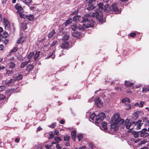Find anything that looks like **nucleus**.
Returning <instances> with one entry per match:
<instances>
[{"instance_id": "4468645a", "label": "nucleus", "mask_w": 149, "mask_h": 149, "mask_svg": "<svg viewBox=\"0 0 149 149\" xmlns=\"http://www.w3.org/2000/svg\"><path fill=\"white\" fill-rule=\"evenodd\" d=\"M62 36L63 37L62 40L63 41H65L67 40L69 38V36L67 35L66 33H62Z\"/></svg>"}, {"instance_id": "052dcab7", "label": "nucleus", "mask_w": 149, "mask_h": 149, "mask_svg": "<svg viewBox=\"0 0 149 149\" xmlns=\"http://www.w3.org/2000/svg\"><path fill=\"white\" fill-rule=\"evenodd\" d=\"M59 132L58 130H55L54 132V134L55 135H58L59 134Z\"/></svg>"}, {"instance_id": "de8ad7c7", "label": "nucleus", "mask_w": 149, "mask_h": 149, "mask_svg": "<svg viewBox=\"0 0 149 149\" xmlns=\"http://www.w3.org/2000/svg\"><path fill=\"white\" fill-rule=\"evenodd\" d=\"M5 89V87L3 86H0V91L1 92L3 91Z\"/></svg>"}, {"instance_id": "f8f14e48", "label": "nucleus", "mask_w": 149, "mask_h": 149, "mask_svg": "<svg viewBox=\"0 0 149 149\" xmlns=\"http://www.w3.org/2000/svg\"><path fill=\"white\" fill-rule=\"evenodd\" d=\"M15 80L14 79H11L9 80H4L2 81V84L4 85H6L7 86H9L11 83H14Z\"/></svg>"}, {"instance_id": "20e7f679", "label": "nucleus", "mask_w": 149, "mask_h": 149, "mask_svg": "<svg viewBox=\"0 0 149 149\" xmlns=\"http://www.w3.org/2000/svg\"><path fill=\"white\" fill-rule=\"evenodd\" d=\"M105 117V114L103 113H101L96 116L95 122L96 123L99 124L102 120Z\"/></svg>"}, {"instance_id": "6e6d98bb", "label": "nucleus", "mask_w": 149, "mask_h": 149, "mask_svg": "<svg viewBox=\"0 0 149 149\" xmlns=\"http://www.w3.org/2000/svg\"><path fill=\"white\" fill-rule=\"evenodd\" d=\"M56 147L57 149H61V147L60 146L58 143H57Z\"/></svg>"}, {"instance_id": "39448f33", "label": "nucleus", "mask_w": 149, "mask_h": 149, "mask_svg": "<svg viewBox=\"0 0 149 149\" xmlns=\"http://www.w3.org/2000/svg\"><path fill=\"white\" fill-rule=\"evenodd\" d=\"M122 102L123 103H125L124 105V108L126 110H129L131 108V106L129 104L130 102V99L127 98H125L122 100Z\"/></svg>"}, {"instance_id": "dca6fc26", "label": "nucleus", "mask_w": 149, "mask_h": 149, "mask_svg": "<svg viewBox=\"0 0 149 149\" xmlns=\"http://www.w3.org/2000/svg\"><path fill=\"white\" fill-rule=\"evenodd\" d=\"M135 82H131L129 81H125V85L127 87H130L132 86L134 84Z\"/></svg>"}, {"instance_id": "f704fd0d", "label": "nucleus", "mask_w": 149, "mask_h": 149, "mask_svg": "<svg viewBox=\"0 0 149 149\" xmlns=\"http://www.w3.org/2000/svg\"><path fill=\"white\" fill-rule=\"evenodd\" d=\"M77 137L79 141H80L82 139L83 137V135L81 134H79L77 135Z\"/></svg>"}, {"instance_id": "4c0bfd02", "label": "nucleus", "mask_w": 149, "mask_h": 149, "mask_svg": "<svg viewBox=\"0 0 149 149\" xmlns=\"http://www.w3.org/2000/svg\"><path fill=\"white\" fill-rule=\"evenodd\" d=\"M72 21V20L71 18H69L67 20L65 24V25H67L70 24V23Z\"/></svg>"}, {"instance_id": "a878e982", "label": "nucleus", "mask_w": 149, "mask_h": 149, "mask_svg": "<svg viewBox=\"0 0 149 149\" xmlns=\"http://www.w3.org/2000/svg\"><path fill=\"white\" fill-rule=\"evenodd\" d=\"M148 86H144L143 88L142 92L143 93L149 91Z\"/></svg>"}, {"instance_id": "f257e3e1", "label": "nucleus", "mask_w": 149, "mask_h": 149, "mask_svg": "<svg viewBox=\"0 0 149 149\" xmlns=\"http://www.w3.org/2000/svg\"><path fill=\"white\" fill-rule=\"evenodd\" d=\"M124 119H120L118 113L114 114L111 121V124L110 126L111 129L114 131H116L118 130L119 126L123 123H125L127 129H130L131 130L133 129L135 122L133 121L131 123H129V120L128 119H127L124 123Z\"/></svg>"}, {"instance_id": "393cba45", "label": "nucleus", "mask_w": 149, "mask_h": 149, "mask_svg": "<svg viewBox=\"0 0 149 149\" xmlns=\"http://www.w3.org/2000/svg\"><path fill=\"white\" fill-rule=\"evenodd\" d=\"M17 13L18 14L20 17L21 18H25L26 17L27 15H25L20 12L17 11Z\"/></svg>"}, {"instance_id": "8fccbe9b", "label": "nucleus", "mask_w": 149, "mask_h": 149, "mask_svg": "<svg viewBox=\"0 0 149 149\" xmlns=\"http://www.w3.org/2000/svg\"><path fill=\"white\" fill-rule=\"evenodd\" d=\"M57 43V41H56V40H54L53 42L52 43H51V45L52 47H53Z\"/></svg>"}, {"instance_id": "f3484780", "label": "nucleus", "mask_w": 149, "mask_h": 149, "mask_svg": "<svg viewBox=\"0 0 149 149\" xmlns=\"http://www.w3.org/2000/svg\"><path fill=\"white\" fill-rule=\"evenodd\" d=\"M107 123L105 122H102V130L105 131L107 130Z\"/></svg>"}, {"instance_id": "4be33fe9", "label": "nucleus", "mask_w": 149, "mask_h": 149, "mask_svg": "<svg viewBox=\"0 0 149 149\" xmlns=\"http://www.w3.org/2000/svg\"><path fill=\"white\" fill-rule=\"evenodd\" d=\"M26 18L31 21H32L34 20V17L32 15H27Z\"/></svg>"}, {"instance_id": "bb28decb", "label": "nucleus", "mask_w": 149, "mask_h": 149, "mask_svg": "<svg viewBox=\"0 0 149 149\" xmlns=\"http://www.w3.org/2000/svg\"><path fill=\"white\" fill-rule=\"evenodd\" d=\"M40 53V52L39 51L36 52L33 58L34 60H36L38 59Z\"/></svg>"}, {"instance_id": "58836bf2", "label": "nucleus", "mask_w": 149, "mask_h": 149, "mask_svg": "<svg viewBox=\"0 0 149 149\" xmlns=\"http://www.w3.org/2000/svg\"><path fill=\"white\" fill-rule=\"evenodd\" d=\"M16 56L17 59L19 60L22 61L23 59V57L19 54H18Z\"/></svg>"}, {"instance_id": "69168bd1", "label": "nucleus", "mask_w": 149, "mask_h": 149, "mask_svg": "<svg viewBox=\"0 0 149 149\" xmlns=\"http://www.w3.org/2000/svg\"><path fill=\"white\" fill-rule=\"evenodd\" d=\"M46 148L47 149L49 148H51L52 145L49 146L48 145H47L46 146Z\"/></svg>"}, {"instance_id": "338daca9", "label": "nucleus", "mask_w": 149, "mask_h": 149, "mask_svg": "<svg viewBox=\"0 0 149 149\" xmlns=\"http://www.w3.org/2000/svg\"><path fill=\"white\" fill-rule=\"evenodd\" d=\"M19 139L18 138H16L15 140V141L17 143H18L19 142Z\"/></svg>"}, {"instance_id": "5fc2aeb1", "label": "nucleus", "mask_w": 149, "mask_h": 149, "mask_svg": "<svg viewBox=\"0 0 149 149\" xmlns=\"http://www.w3.org/2000/svg\"><path fill=\"white\" fill-rule=\"evenodd\" d=\"M144 102H141L139 104V107H142Z\"/></svg>"}, {"instance_id": "1a4fd4ad", "label": "nucleus", "mask_w": 149, "mask_h": 149, "mask_svg": "<svg viewBox=\"0 0 149 149\" xmlns=\"http://www.w3.org/2000/svg\"><path fill=\"white\" fill-rule=\"evenodd\" d=\"M95 0H90L89 1L88 7L87 8V10H90L94 8L95 6L93 3H95Z\"/></svg>"}, {"instance_id": "49530a36", "label": "nucleus", "mask_w": 149, "mask_h": 149, "mask_svg": "<svg viewBox=\"0 0 149 149\" xmlns=\"http://www.w3.org/2000/svg\"><path fill=\"white\" fill-rule=\"evenodd\" d=\"M56 123H54L51 125L49 127L51 128H54L56 126Z\"/></svg>"}, {"instance_id": "b1692460", "label": "nucleus", "mask_w": 149, "mask_h": 149, "mask_svg": "<svg viewBox=\"0 0 149 149\" xmlns=\"http://www.w3.org/2000/svg\"><path fill=\"white\" fill-rule=\"evenodd\" d=\"M33 66L32 64L28 65L26 68V70L27 71L29 72L33 68Z\"/></svg>"}, {"instance_id": "6ab92c4d", "label": "nucleus", "mask_w": 149, "mask_h": 149, "mask_svg": "<svg viewBox=\"0 0 149 149\" xmlns=\"http://www.w3.org/2000/svg\"><path fill=\"white\" fill-rule=\"evenodd\" d=\"M55 50H53V51L52 52V53L51 54H49V55L47 57V58L51 57L52 58V59H53L55 57V55H54V54L55 53Z\"/></svg>"}, {"instance_id": "4d7b16f0", "label": "nucleus", "mask_w": 149, "mask_h": 149, "mask_svg": "<svg viewBox=\"0 0 149 149\" xmlns=\"http://www.w3.org/2000/svg\"><path fill=\"white\" fill-rule=\"evenodd\" d=\"M65 144L66 146H70V144L69 141L66 142L65 143Z\"/></svg>"}, {"instance_id": "f03ea898", "label": "nucleus", "mask_w": 149, "mask_h": 149, "mask_svg": "<svg viewBox=\"0 0 149 149\" xmlns=\"http://www.w3.org/2000/svg\"><path fill=\"white\" fill-rule=\"evenodd\" d=\"M109 6V5L108 4L105 5L104 6L105 9H104L103 8V5L101 3H99L96 6L98 9L95 12L93 13L92 14V17H95L99 22H102L103 21L102 11H105L107 9Z\"/></svg>"}, {"instance_id": "bf43d9fd", "label": "nucleus", "mask_w": 149, "mask_h": 149, "mask_svg": "<svg viewBox=\"0 0 149 149\" xmlns=\"http://www.w3.org/2000/svg\"><path fill=\"white\" fill-rule=\"evenodd\" d=\"M115 90L117 91H122V89L120 88L117 87L115 88Z\"/></svg>"}, {"instance_id": "e433bc0d", "label": "nucleus", "mask_w": 149, "mask_h": 149, "mask_svg": "<svg viewBox=\"0 0 149 149\" xmlns=\"http://www.w3.org/2000/svg\"><path fill=\"white\" fill-rule=\"evenodd\" d=\"M24 40V39L22 37H21L17 41L18 43H22Z\"/></svg>"}, {"instance_id": "c9c22d12", "label": "nucleus", "mask_w": 149, "mask_h": 149, "mask_svg": "<svg viewBox=\"0 0 149 149\" xmlns=\"http://www.w3.org/2000/svg\"><path fill=\"white\" fill-rule=\"evenodd\" d=\"M13 73V72L12 70H9L7 69L6 70V74L10 75Z\"/></svg>"}, {"instance_id": "774afa93", "label": "nucleus", "mask_w": 149, "mask_h": 149, "mask_svg": "<svg viewBox=\"0 0 149 149\" xmlns=\"http://www.w3.org/2000/svg\"><path fill=\"white\" fill-rule=\"evenodd\" d=\"M90 147L91 148V149H93V143H90Z\"/></svg>"}, {"instance_id": "a18cd8bd", "label": "nucleus", "mask_w": 149, "mask_h": 149, "mask_svg": "<svg viewBox=\"0 0 149 149\" xmlns=\"http://www.w3.org/2000/svg\"><path fill=\"white\" fill-rule=\"evenodd\" d=\"M17 50V47H15L13 48V49L11 50V52H15Z\"/></svg>"}, {"instance_id": "864d4df0", "label": "nucleus", "mask_w": 149, "mask_h": 149, "mask_svg": "<svg viewBox=\"0 0 149 149\" xmlns=\"http://www.w3.org/2000/svg\"><path fill=\"white\" fill-rule=\"evenodd\" d=\"M136 34L135 33H130V36L131 37H134L136 36Z\"/></svg>"}, {"instance_id": "79ce46f5", "label": "nucleus", "mask_w": 149, "mask_h": 149, "mask_svg": "<svg viewBox=\"0 0 149 149\" xmlns=\"http://www.w3.org/2000/svg\"><path fill=\"white\" fill-rule=\"evenodd\" d=\"M77 28V26L75 25H72L71 26V28L74 31Z\"/></svg>"}, {"instance_id": "6e6552de", "label": "nucleus", "mask_w": 149, "mask_h": 149, "mask_svg": "<svg viewBox=\"0 0 149 149\" xmlns=\"http://www.w3.org/2000/svg\"><path fill=\"white\" fill-rule=\"evenodd\" d=\"M3 21L5 29L9 30L10 28V24L9 21L6 18L4 17L3 19Z\"/></svg>"}, {"instance_id": "ddd939ff", "label": "nucleus", "mask_w": 149, "mask_h": 149, "mask_svg": "<svg viewBox=\"0 0 149 149\" xmlns=\"http://www.w3.org/2000/svg\"><path fill=\"white\" fill-rule=\"evenodd\" d=\"M13 77L14 80H19L22 79L23 76L22 75L19 73L15 74Z\"/></svg>"}, {"instance_id": "0eeeda50", "label": "nucleus", "mask_w": 149, "mask_h": 149, "mask_svg": "<svg viewBox=\"0 0 149 149\" xmlns=\"http://www.w3.org/2000/svg\"><path fill=\"white\" fill-rule=\"evenodd\" d=\"M147 129L146 128H144L141 131H139L140 136L143 138L148 136L149 134L146 132Z\"/></svg>"}, {"instance_id": "a211bd4d", "label": "nucleus", "mask_w": 149, "mask_h": 149, "mask_svg": "<svg viewBox=\"0 0 149 149\" xmlns=\"http://www.w3.org/2000/svg\"><path fill=\"white\" fill-rule=\"evenodd\" d=\"M30 60H29L28 61H26L22 62L20 65V67L21 68L24 67L28 63L30 62Z\"/></svg>"}, {"instance_id": "0e129e2a", "label": "nucleus", "mask_w": 149, "mask_h": 149, "mask_svg": "<svg viewBox=\"0 0 149 149\" xmlns=\"http://www.w3.org/2000/svg\"><path fill=\"white\" fill-rule=\"evenodd\" d=\"M3 31V28L2 27H0V36H1V32H2Z\"/></svg>"}, {"instance_id": "2f4dec72", "label": "nucleus", "mask_w": 149, "mask_h": 149, "mask_svg": "<svg viewBox=\"0 0 149 149\" xmlns=\"http://www.w3.org/2000/svg\"><path fill=\"white\" fill-rule=\"evenodd\" d=\"M80 18L81 16H75L74 17L73 20L74 21H79Z\"/></svg>"}, {"instance_id": "aec40b11", "label": "nucleus", "mask_w": 149, "mask_h": 149, "mask_svg": "<svg viewBox=\"0 0 149 149\" xmlns=\"http://www.w3.org/2000/svg\"><path fill=\"white\" fill-rule=\"evenodd\" d=\"M41 145L40 143L36 144L34 147L31 149H41Z\"/></svg>"}, {"instance_id": "09e8293b", "label": "nucleus", "mask_w": 149, "mask_h": 149, "mask_svg": "<svg viewBox=\"0 0 149 149\" xmlns=\"http://www.w3.org/2000/svg\"><path fill=\"white\" fill-rule=\"evenodd\" d=\"M145 125L146 127H148L149 126V120L146 121L145 124Z\"/></svg>"}, {"instance_id": "72a5a7b5", "label": "nucleus", "mask_w": 149, "mask_h": 149, "mask_svg": "<svg viewBox=\"0 0 149 149\" xmlns=\"http://www.w3.org/2000/svg\"><path fill=\"white\" fill-rule=\"evenodd\" d=\"M15 8L16 9L19 10H22L23 9V8L22 7L17 4L16 5Z\"/></svg>"}, {"instance_id": "13d9d810", "label": "nucleus", "mask_w": 149, "mask_h": 149, "mask_svg": "<svg viewBox=\"0 0 149 149\" xmlns=\"http://www.w3.org/2000/svg\"><path fill=\"white\" fill-rule=\"evenodd\" d=\"M4 49L3 45H0V50H3Z\"/></svg>"}, {"instance_id": "423d86ee", "label": "nucleus", "mask_w": 149, "mask_h": 149, "mask_svg": "<svg viewBox=\"0 0 149 149\" xmlns=\"http://www.w3.org/2000/svg\"><path fill=\"white\" fill-rule=\"evenodd\" d=\"M119 3H115L113 4L112 6V9L115 12V13L118 14L120 13L121 11L118 9V8L119 7Z\"/></svg>"}, {"instance_id": "2eb2a0df", "label": "nucleus", "mask_w": 149, "mask_h": 149, "mask_svg": "<svg viewBox=\"0 0 149 149\" xmlns=\"http://www.w3.org/2000/svg\"><path fill=\"white\" fill-rule=\"evenodd\" d=\"M69 43L68 42H65L61 43L60 45V47L63 49H66L68 47Z\"/></svg>"}, {"instance_id": "e2e57ef3", "label": "nucleus", "mask_w": 149, "mask_h": 149, "mask_svg": "<svg viewBox=\"0 0 149 149\" xmlns=\"http://www.w3.org/2000/svg\"><path fill=\"white\" fill-rule=\"evenodd\" d=\"M63 30V28H59V32H62Z\"/></svg>"}, {"instance_id": "c756f323", "label": "nucleus", "mask_w": 149, "mask_h": 149, "mask_svg": "<svg viewBox=\"0 0 149 149\" xmlns=\"http://www.w3.org/2000/svg\"><path fill=\"white\" fill-rule=\"evenodd\" d=\"M132 133L134 135V136L135 138L138 137L140 136L139 132H132Z\"/></svg>"}, {"instance_id": "9b49d317", "label": "nucleus", "mask_w": 149, "mask_h": 149, "mask_svg": "<svg viewBox=\"0 0 149 149\" xmlns=\"http://www.w3.org/2000/svg\"><path fill=\"white\" fill-rule=\"evenodd\" d=\"M142 121L141 120H139L138 121L135 122V124L134 125L136 126V128L139 130L141 128V126L143 125V123H142Z\"/></svg>"}, {"instance_id": "c85d7f7f", "label": "nucleus", "mask_w": 149, "mask_h": 149, "mask_svg": "<svg viewBox=\"0 0 149 149\" xmlns=\"http://www.w3.org/2000/svg\"><path fill=\"white\" fill-rule=\"evenodd\" d=\"M55 33V32L54 29H53L52 32L49 34L48 37L49 38H51L52 36Z\"/></svg>"}, {"instance_id": "680f3d73", "label": "nucleus", "mask_w": 149, "mask_h": 149, "mask_svg": "<svg viewBox=\"0 0 149 149\" xmlns=\"http://www.w3.org/2000/svg\"><path fill=\"white\" fill-rule=\"evenodd\" d=\"M5 68V67L3 65H0V70H3Z\"/></svg>"}, {"instance_id": "9d476101", "label": "nucleus", "mask_w": 149, "mask_h": 149, "mask_svg": "<svg viewBox=\"0 0 149 149\" xmlns=\"http://www.w3.org/2000/svg\"><path fill=\"white\" fill-rule=\"evenodd\" d=\"M95 104L99 107H101L103 105V102L99 98H97L95 100Z\"/></svg>"}, {"instance_id": "cd10ccee", "label": "nucleus", "mask_w": 149, "mask_h": 149, "mask_svg": "<svg viewBox=\"0 0 149 149\" xmlns=\"http://www.w3.org/2000/svg\"><path fill=\"white\" fill-rule=\"evenodd\" d=\"M26 23H24L21 24V27L22 29L25 30L26 29Z\"/></svg>"}, {"instance_id": "412c9836", "label": "nucleus", "mask_w": 149, "mask_h": 149, "mask_svg": "<svg viewBox=\"0 0 149 149\" xmlns=\"http://www.w3.org/2000/svg\"><path fill=\"white\" fill-rule=\"evenodd\" d=\"M76 131H72L71 132L72 138L74 141H75V138L76 136Z\"/></svg>"}, {"instance_id": "5701e85b", "label": "nucleus", "mask_w": 149, "mask_h": 149, "mask_svg": "<svg viewBox=\"0 0 149 149\" xmlns=\"http://www.w3.org/2000/svg\"><path fill=\"white\" fill-rule=\"evenodd\" d=\"M15 65L16 64L13 62H10L8 64L9 68L11 69H13L14 68Z\"/></svg>"}, {"instance_id": "7ed1b4c3", "label": "nucleus", "mask_w": 149, "mask_h": 149, "mask_svg": "<svg viewBox=\"0 0 149 149\" xmlns=\"http://www.w3.org/2000/svg\"><path fill=\"white\" fill-rule=\"evenodd\" d=\"M88 17H86L82 18V20L79 22V23L78 26V28L79 30H84L85 28H88L90 27H93L94 26V21L92 20H88L89 15H88ZM89 19H90L89 18Z\"/></svg>"}, {"instance_id": "a19ab883", "label": "nucleus", "mask_w": 149, "mask_h": 149, "mask_svg": "<svg viewBox=\"0 0 149 149\" xmlns=\"http://www.w3.org/2000/svg\"><path fill=\"white\" fill-rule=\"evenodd\" d=\"M70 137L68 135H65L64 137V141H68L69 140Z\"/></svg>"}, {"instance_id": "603ef678", "label": "nucleus", "mask_w": 149, "mask_h": 149, "mask_svg": "<svg viewBox=\"0 0 149 149\" xmlns=\"http://www.w3.org/2000/svg\"><path fill=\"white\" fill-rule=\"evenodd\" d=\"M49 139H52L54 137V135L52 133H51L50 134H49Z\"/></svg>"}, {"instance_id": "c03bdc74", "label": "nucleus", "mask_w": 149, "mask_h": 149, "mask_svg": "<svg viewBox=\"0 0 149 149\" xmlns=\"http://www.w3.org/2000/svg\"><path fill=\"white\" fill-rule=\"evenodd\" d=\"M147 142V140L146 139H144L143 140L141 141L139 143V144L141 145L144 144L145 143H146Z\"/></svg>"}, {"instance_id": "3c124183", "label": "nucleus", "mask_w": 149, "mask_h": 149, "mask_svg": "<svg viewBox=\"0 0 149 149\" xmlns=\"http://www.w3.org/2000/svg\"><path fill=\"white\" fill-rule=\"evenodd\" d=\"M8 36V34L6 32H5L3 33V36L5 38H6Z\"/></svg>"}, {"instance_id": "7c9ffc66", "label": "nucleus", "mask_w": 149, "mask_h": 149, "mask_svg": "<svg viewBox=\"0 0 149 149\" xmlns=\"http://www.w3.org/2000/svg\"><path fill=\"white\" fill-rule=\"evenodd\" d=\"M54 139L56 143H58L59 141H61V139L59 137L55 136L54 138Z\"/></svg>"}, {"instance_id": "473e14b6", "label": "nucleus", "mask_w": 149, "mask_h": 149, "mask_svg": "<svg viewBox=\"0 0 149 149\" xmlns=\"http://www.w3.org/2000/svg\"><path fill=\"white\" fill-rule=\"evenodd\" d=\"M96 114L94 113H93L92 114H91L90 118L92 120H93V119H94L95 118H96Z\"/></svg>"}, {"instance_id": "37998d69", "label": "nucleus", "mask_w": 149, "mask_h": 149, "mask_svg": "<svg viewBox=\"0 0 149 149\" xmlns=\"http://www.w3.org/2000/svg\"><path fill=\"white\" fill-rule=\"evenodd\" d=\"M23 2L24 3L28 5V4H30L31 3L32 0H24Z\"/></svg>"}, {"instance_id": "ea45409f", "label": "nucleus", "mask_w": 149, "mask_h": 149, "mask_svg": "<svg viewBox=\"0 0 149 149\" xmlns=\"http://www.w3.org/2000/svg\"><path fill=\"white\" fill-rule=\"evenodd\" d=\"M34 53L33 52H31L29 54V55L27 56V58L29 59H30L32 57H33L34 55Z\"/></svg>"}]
</instances>
